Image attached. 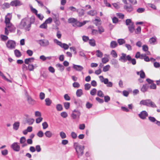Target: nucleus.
Wrapping results in <instances>:
<instances>
[{"label": "nucleus", "instance_id": "obj_58", "mask_svg": "<svg viewBox=\"0 0 160 160\" xmlns=\"http://www.w3.org/2000/svg\"><path fill=\"white\" fill-rule=\"evenodd\" d=\"M97 92V90L96 88H93L90 91V94L92 96L95 95Z\"/></svg>", "mask_w": 160, "mask_h": 160}, {"label": "nucleus", "instance_id": "obj_63", "mask_svg": "<svg viewBox=\"0 0 160 160\" xmlns=\"http://www.w3.org/2000/svg\"><path fill=\"white\" fill-rule=\"evenodd\" d=\"M110 97L108 95L105 96H104V101L105 102H107L110 100Z\"/></svg>", "mask_w": 160, "mask_h": 160}, {"label": "nucleus", "instance_id": "obj_3", "mask_svg": "<svg viewBox=\"0 0 160 160\" xmlns=\"http://www.w3.org/2000/svg\"><path fill=\"white\" fill-rule=\"evenodd\" d=\"M140 104L148 107H151L153 108H157V106L155 103L149 99L141 101L140 102Z\"/></svg>", "mask_w": 160, "mask_h": 160}, {"label": "nucleus", "instance_id": "obj_42", "mask_svg": "<svg viewBox=\"0 0 160 160\" xmlns=\"http://www.w3.org/2000/svg\"><path fill=\"white\" fill-rule=\"evenodd\" d=\"M148 119L151 122H154L156 124V123L158 121L155 118L153 117L150 116L149 117H148Z\"/></svg>", "mask_w": 160, "mask_h": 160}, {"label": "nucleus", "instance_id": "obj_14", "mask_svg": "<svg viewBox=\"0 0 160 160\" xmlns=\"http://www.w3.org/2000/svg\"><path fill=\"white\" fill-rule=\"evenodd\" d=\"M111 63L114 65L115 68H118L119 67L118 61L116 59H112L111 61Z\"/></svg>", "mask_w": 160, "mask_h": 160}, {"label": "nucleus", "instance_id": "obj_2", "mask_svg": "<svg viewBox=\"0 0 160 160\" xmlns=\"http://www.w3.org/2000/svg\"><path fill=\"white\" fill-rule=\"evenodd\" d=\"M74 147L76 150L78 158L82 156L83 154L84 147L79 144L77 142L74 143Z\"/></svg>", "mask_w": 160, "mask_h": 160}, {"label": "nucleus", "instance_id": "obj_19", "mask_svg": "<svg viewBox=\"0 0 160 160\" xmlns=\"http://www.w3.org/2000/svg\"><path fill=\"white\" fill-rule=\"evenodd\" d=\"M34 60V58H26L25 59L24 62L25 64H28L29 62H33Z\"/></svg>", "mask_w": 160, "mask_h": 160}, {"label": "nucleus", "instance_id": "obj_57", "mask_svg": "<svg viewBox=\"0 0 160 160\" xmlns=\"http://www.w3.org/2000/svg\"><path fill=\"white\" fill-rule=\"evenodd\" d=\"M140 77L142 78H145V73L142 70L140 71Z\"/></svg>", "mask_w": 160, "mask_h": 160}, {"label": "nucleus", "instance_id": "obj_40", "mask_svg": "<svg viewBox=\"0 0 160 160\" xmlns=\"http://www.w3.org/2000/svg\"><path fill=\"white\" fill-rule=\"evenodd\" d=\"M110 67V66L109 65L104 67L103 68V71L104 72H106L108 71Z\"/></svg>", "mask_w": 160, "mask_h": 160}, {"label": "nucleus", "instance_id": "obj_38", "mask_svg": "<svg viewBox=\"0 0 160 160\" xmlns=\"http://www.w3.org/2000/svg\"><path fill=\"white\" fill-rule=\"evenodd\" d=\"M117 41L119 45H122L125 43V40L123 39H119Z\"/></svg>", "mask_w": 160, "mask_h": 160}, {"label": "nucleus", "instance_id": "obj_22", "mask_svg": "<svg viewBox=\"0 0 160 160\" xmlns=\"http://www.w3.org/2000/svg\"><path fill=\"white\" fill-rule=\"evenodd\" d=\"M13 129L15 130H17L18 129L19 126V122H15L13 124Z\"/></svg>", "mask_w": 160, "mask_h": 160}, {"label": "nucleus", "instance_id": "obj_31", "mask_svg": "<svg viewBox=\"0 0 160 160\" xmlns=\"http://www.w3.org/2000/svg\"><path fill=\"white\" fill-rule=\"evenodd\" d=\"M98 31L100 34H101L104 32V29L102 26H99L98 27Z\"/></svg>", "mask_w": 160, "mask_h": 160}, {"label": "nucleus", "instance_id": "obj_59", "mask_svg": "<svg viewBox=\"0 0 160 160\" xmlns=\"http://www.w3.org/2000/svg\"><path fill=\"white\" fill-rule=\"evenodd\" d=\"M47 27V24L45 22L41 25L39 26V28H41L46 29Z\"/></svg>", "mask_w": 160, "mask_h": 160}, {"label": "nucleus", "instance_id": "obj_49", "mask_svg": "<svg viewBox=\"0 0 160 160\" xmlns=\"http://www.w3.org/2000/svg\"><path fill=\"white\" fill-rule=\"evenodd\" d=\"M60 115L62 117L64 118H66L68 116L67 113L65 112H62L61 113Z\"/></svg>", "mask_w": 160, "mask_h": 160}, {"label": "nucleus", "instance_id": "obj_23", "mask_svg": "<svg viewBox=\"0 0 160 160\" xmlns=\"http://www.w3.org/2000/svg\"><path fill=\"white\" fill-rule=\"evenodd\" d=\"M128 28L129 32L131 33H132L134 31V26L133 23L131 24V25H130L128 27Z\"/></svg>", "mask_w": 160, "mask_h": 160}, {"label": "nucleus", "instance_id": "obj_6", "mask_svg": "<svg viewBox=\"0 0 160 160\" xmlns=\"http://www.w3.org/2000/svg\"><path fill=\"white\" fill-rule=\"evenodd\" d=\"M81 113L78 110L75 109L72 111L71 117L74 119H78L80 118Z\"/></svg>", "mask_w": 160, "mask_h": 160}, {"label": "nucleus", "instance_id": "obj_53", "mask_svg": "<svg viewBox=\"0 0 160 160\" xmlns=\"http://www.w3.org/2000/svg\"><path fill=\"white\" fill-rule=\"evenodd\" d=\"M145 11V9L143 8H139L137 10V11L139 13H141L144 12Z\"/></svg>", "mask_w": 160, "mask_h": 160}, {"label": "nucleus", "instance_id": "obj_7", "mask_svg": "<svg viewBox=\"0 0 160 160\" xmlns=\"http://www.w3.org/2000/svg\"><path fill=\"white\" fill-rule=\"evenodd\" d=\"M54 42L55 43H56L57 45H59L65 50L69 48V46L67 44L64 43H62L61 42L59 41L57 39H54Z\"/></svg>", "mask_w": 160, "mask_h": 160}, {"label": "nucleus", "instance_id": "obj_20", "mask_svg": "<svg viewBox=\"0 0 160 160\" xmlns=\"http://www.w3.org/2000/svg\"><path fill=\"white\" fill-rule=\"evenodd\" d=\"M148 86L147 84H145L143 85L142 87L141 88V90L143 92H145L147 91L148 88Z\"/></svg>", "mask_w": 160, "mask_h": 160}, {"label": "nucleus", "instance_id": "obj_30", "mask_svg": "<svg viewBox=\"0 0 160 160\" xmlns=\"http://www.w3.org/2000/svg\"><path fill=\"white\" fill-rule=\"evenodd\" d=\"M72 26L74 27H81L82 26V24L81 22H80L78 21L77 20L75 21V23L72 24Z\"/></svg>", "mask_w": 160, "mask_h": 160}, {"label": "nucleus", "instance_id": "obj_13", "mask_svg": "<svg viewBox=\"0 0 160 160\" xmlns=\"http://www.w3.org/2000/svg\"><path fill=\"white\" fill-rule=\"evenodd\" d=\"M72 68L75 70L78 71H81L83 69V68L81 66L75 65L74 64H73Z\"/></svg>", "mask_w": 160, "mask_h": 160}, {"label": "nucleus", "instance_id": "obj_50", "mask_svg": "<svg viewBox=\"0 0 160 160\" xmlns=\"http://www.w3.org/2000/svg\"><path fill=\"white\" fill-rule=\"evenodd\" d=\"M108 61L109 59L107 58L104 57L102 58V62L104 64L108 62Z\"/></svg>", "mask_w": 160, "mask_h": 160}, {"label": "nucleus", "instance_id": "obj_54", "mask_svg": "<svg viewBox=\"0 0 160 160\" xmlns=\"http://www.w3.org/2000/svg\"><path fill=\"white\" fill-rule=\"evenodd\" d=\"M45 94L43 92H41L40 93L39 98L41 100L44 99L45 98Z\"/></svg>", "mask_w": 160, "mask_h": 160}, {"label": "nucleus", "instance_id": "obj_35", "mask_svg": "<svg viewBox=\"0 0 160 160\" xmlns=\"http://www.w3.org/2000/svg\"><path fill=\"white\" fill-rule=\"evenodd\" d=\"M0 76L2 77V78L3 79L6 80L7 82H11V81L10 80H9L7 78H6V77L0 71Z\"/></svg>", "mask_w": 160, "mask_h": 160}, {"label": "nucleus", "instance_id": "obj_39", "mask_svg": "<svg viewBox=\"0 0 160 160\" xmlns=\"http://www.w3.org/2000/svg\"><path fill=\"white\" fill-rule=\"evenodd\" d=\"M28 100L30 104H34L35 100L33 99L31 97H28Z\"/></svg>", "mask_w": 160, "mask_h": 160}, {"label": "nucleus", "instance_id": "obj_48", "mask_svg": "<svg viewBox=\"0 0 160 160\" xmlns=\"http://www.w3.org/2000/svg\"><path fill=\"white\" fill-rule=\"evenodd\" d=\"M0 37L1 40L3 41H5L8 39V37L7 36L2 34L0 35Z\"/></svg>", "mask_w": 160, "mask_h": 160}, {"label": "nucleus", "instance_id": "obj_27", "mask_svg": "<svg viewBox=\"0 0 160 160\" xmlns=\"http://www.w3.org/2000/svg\"><path fill=\"white\" fill-rule=\"evenodd\" d=\"M99 78L101 82H103L104 83H107V82L108 81V78H104L102 76H100Z\"/></svg>", "mask_w": 160, "mask_h": 160}, {"label": "nucleus", "instance_id": "obj_37", "mask_svg": "<svg viewBox=\"0 0 160 160\" xmlns=\"http://www.w3.org/2000/svg\"><path fill=\"white\" fill-rule=\"evenodd\" d=\"M14 53L16 56L17 57H20L21 56L20 52L17 49L14 50Z\"/></svg>", "mask_w": 160, "mask_h": 160}, {"label": "nucleus", "instance_id": "obj_28", "mask_svg": "<svg viewBox=\"0 0 160 160\" xmlns=\"http://www.w3.org/2000/svg\"><path fill=\"white\" fill-rule=\"evenodd\" d=\"M88 15H91V16H95L97 14L96 11L94 10H91L88 12L87 13Z\"/></svg>", "mask_w": 160, "mask_h": 160}, {"label": "nucleus", "instance_id": "obj_4", "mask_svg": "<svg viewBox=\"0 0 160 160\" xmlns=\"http://www.w3.org/2000/svg\"><path fill=\"white\" fill-rule=\"evenodd\" d=\"M131 59V57L130 55H127L126 54L122 53L119 60V61L124 62H126L127 60L130 61Z\"/></svg>", "mask_w": 160, "mask_h": 160}, {"label": "nucleus", "instance_id": "obj_46", "mask_svg": "<svg viewBox=\"0 0 160 160\" xmlns=\"http://www.w3.org/2000/svg\"><path fill=\"white\" fill-rule=\"evenodd\" d=\"M60 135L62 139H64L66 138V134L63 132H60Z\"/></svg>", "mask_w": 160, "mask_h": 160}, {"label": "nucleus", "instance_id": "obj_51", "mask_svg": "<svg viewBox=\"0 0 160 160\" xmlns=\"http://www.w3.org/2000/svg\"><path fill=\"white\" fill-rule=\"evenodd\" d=\"M26 141V139L24 137H22L20 139V142L21 144L24 143Z\"/></svg>", "mask_w": 160, "mask_h": 160}, {"label": "nucleus", "instance_id": "obj_18", "mask_svg": "<svg viewBox=\"0 0 160 160\" xmlns=\"http://www.w3.org/2000/svg\"><path fill=\"white\" fill-rule=\"evenodd\" d=\"M56 67L61 72H62L64 69V66L61 64L58 63L56 65Z\"/></svg>", "mask_w": 160, "mask_h": 160}, {"label": "nucleus", "instance_id": "obj_16", "mask_svg": "<svg viewBox=\"0 0 160 160\" xmlns=\"http://www.w3.org/2000/svg\"><path fill=\"white\" fill-rule=\"evenodd\" d=\"M93 23L97 26H99L101 24V20L100 18H96L93 21Z\"/></svg>", "mask_w": 160, "mask_h": 160}, {"label": "nucleus", "instance_id": "obj_1", "mask_svg": "<svg viewBox=\"0 0 160 160\" xmlns=\"http://www.w3.org/2000/svg\"><path fill=\"white\" fill-rule=\"evenodd\" d=\"M34 22V18L32 17L30 18H25L22 19L19 23L18 27L20 29H24L26 31L30 30L31 24Z\"/></svg>", "mask_w": 160, "mask_h": 160}, {"label": "nucleus", "instance_id": "obj_5", "mask_svg": "<svg viewBox=\"0 0 160 160\" xmlns=\"http://www.w3.org/2000/svg\"><path fill=\"white\" fill-rule=\"evenodd\" d=\"M7 47L9 49H13L15 48L16 46L15 42L12 40H8L6 43Z\"/></svg>", "mask_w": 160, "mask_h": 160}, {"label": "nucleus", "instance_id": "obj_56", "mask_svg": "<svg viewBox=\"0 0 160 160\" xmlns=\"http://www.w3.org/2000/svg\"><path fill=\"white\" fill-rule=\"evenodd\" d=\"M52 22V19L51 18H49L46 20L45 22L47 24H50Z\"/></svg>", "mask_w": 160, "mask_h": 160}, {"label": "nucleus", "instance_id": "obj_33", "mask_svg": "<svg viewBox=\"0 0 160 160\" xmlns=\"http://www.w3.org/2000/svg\"><path fill=\"white\" fill-rule=\"evenodd\" d=\"M45 102L46 105L48 106H50L52 103V101L48 98H46L45 99Z\"/></svg>", "mask_w": 160, "mask_h": 160}, {"label": "nucleus", "instance_id": "obj_34", "mask_svg": "<svg viewBox=\"0 0 160 160\" xmlns=\"http://www.w3.org/2000/svg\"><path fill=\"white\" fill-rule=\"evenodd\" d=\"M0 76L2 77V78L3 79L6 80L7 82H11V81L10 80H9L7 78H6V77L0 71Z\"/></svg>", "mask_w": 160, "mask_h": 160}, {"label": "nucleus", "instance_id": "obj_11", "mask_svg": "<svg viewBox=\"0 0 160 160\" xmlns=\"http://www.w3.org/2000/svg\"><path fill=\"white\" fill-rule=\"evenodd\" d=\"M148 115V113L145 111H143L138 114L139 117L142 119H145Z\"/></svg>", "mask_w": 160, "mask_h": 160}, {"label": "nucleus", "instance_id": "obj_9", "mask_svg": "<svg viewBox=\"0 0 160 160\" xmlns=\"http://www.w3.org/2000/svg\"><path fill=\"white\" fill-rule=\"evenodd\" d=\"M40 45L43 47H47L49 45V42L47 39H41L39 40Z\"/></svg>", "mask_w": 160, "mask_h": 160}, {"label": "nucleus", "instance_id": "obj_10", "mask_svg": "<svg viewBox=\"0 0 160 160\" xmlns=\"http://www.w3.org/2000/svg\"><path fill=\"white\" fill-rule=\"evenodd\" d=\"M11 148L15 151L18 152L20 150V146L17 142L13 143L11 146Z\"/></svg>", "mask_w": 160, "mask_h": 160}, {"label": "nucleus", "instance_id": "obj_25", "mask_svg": "<svg viewBox=\"0 0 160 160\" xmlns=\"http://www.w3.org/2000/svg\"><path fill=\"white\" fill-rule=\"evenodd\" d=\"M89 43L92 47H94L96 45V42L95 40L93 39H89Z\"/></svg>", "mask_w": 160, "mask_h": 160}, {"label": "nucleus", "instance_id": "obj_29", "mask_svg": "<svg viewBox=\"0 0 160 160\" xmlns=\"http://www.w3.org/2000/svg\"><path fill=\"white\" fill-rule=\"evenodd\" d=\"M44 134L48 138H51L52 135V132L49 131H46L44 133Z\"/></svg>", "mask_w": 160, "mask_h": 160}, {"label": "nucleus", "instance_id": "obj_15", "mask_svg": "<svg viewBox=\"0 0 160 160\" xmlns=\"http://www.w3.org/2000/svg\"><path fill=\"white\" fill-rule=\"evenodd\" d=\"M10 4L12 6H15L16 7L21 5L20 2L19 1L17 0L12 1L11 2Z\"/></svg>", "mask_w": 160, "mask_h": 160}, {"label": "nucleus", "instance_id": "obj_47", "mask_svg": "<svg viewBox=\"0 0 160 160\" xmlns=\"http://www.w3.org/2000/svg\"><path fill=\"white\" fill-rule=\"evenodd\" d=\"M97 95L101 97H103L104 96L103 92L101 90H99L98 91Z\"/></svg>", "mask_w": 160, "mask_h": 160}, {"label": "nucleus", "instance_id": "obj_44", "mask_svg": "<svg viewBox=\"0 0 160 160\" xmlns=\"http://www.w3.org/2000/svg\"><path fill=\"white\" fill-rule=\"evenodd\" d=\"M76 20V19L73 18H69L68 19V22L69 23H73V24H74L75 23Z\"/></svg>", "mask_w": 160, "mask_h": 160}, {"label": "nucleus", "instance_id": "obj_64", "mask_svg": "<svg viewBox=\"0 0 160 160\" xmlns=\"http://www.w3.org/2000/svg\"><path fill=\"white\" fill-rule=\"evenodd\" d=\"M43 128L44 129H46L48 127V125L46 122H44L42 123Z\"/></svg>", "mask_w": 160, "mask_h": 160}, {"label": "nucleus", "instance_id": "obj_12", "mask_svg": "<svg viewBox=\"0 0 160 160\" xmlns=\"http://www.w3.org/2000/svg\"><path fill=\"white\" fill-rule=\"evenodd\" d=\"M124 8L128 12H130L133 11V8L131 5H125L124 7Z\"/></svg>", "mask_w": 160, "mask_h": 160}, {"label": "nucleus", "instance_id": "obj_24", "mask_svg": "<svg viewBox=\"0 0 160 160\" xmlns=\"http://www.w3.org/2000/svg\"><path fill=\"white\" fill-rule=\"evenodd\" d=\"M83 94V92L81 89H79L77 90L76 94L78 97H80Z\"/></svg>", "mask_w": 160, "mask_h": 160}, {"label": "nucleus", "instance_id": "obj_32", "mask_svg": "<svg viewBox=\"0 0 160 160\" xmlns=\"http://www.w3.org/2000/svg\"><path fill=\"white\" fill-rule=\"evenodd\" d=\"M96 55L98 57L101 58L103 56L102 53L99 50H97L96 51Z\"/></svg>", "mask_w": 160, "mask_h": 160}, {"label": "nucleus", "instance_id": "obj_52", "mask_svg": "<svg viewBox=\"0 0 160 160\" xmlns=\"http://www.w3.org/2000/svg\"><path fill=\"white\" fill-rule=\"evenodd\" d=\"M91 86L90 84L86 83L84 85L85 89L86 90H89L91 88Z\"/></svg>", "mask_w": 160, "mask_h": 160}, {"label": "nucleus", "instance_id": "obj_41", "mask_svg": "<svg viewBox=\"0 0 160 160\" xmlns=\"http://www.w3.org/2000/svg\"><path fill=\"white\" fill-rule=\"evenodd\" d=\"M63 105L65 108L66 109H68L69 108L70 103L69 102H65L63 103Z\"/></svg>", "mask_w": 160, "mask_h": 160}, {"label": "nucleus", "instance_id": "obj_36", "mask_svg": "<svg viewBox=\"0 0 160 160\" xmlns=\"http://www.w3.org/2000/svg\"><path fill=\"white\" fill-rule=\"evenodd\" d=\"M156 41V37H152L150 38L149 42L150 44H154V43Z\"/></svg>", "mask_w": 160, "mask_h": 160}, {"label": "nucleus", "instance_id": "obj_62", "mask_svg": "<svg viewBox=\"0 0 160 160\" xmlns=\"http://www.w3.org/2000/svg\"><path fill=\"white\" fill-rule=\"evenodd\" d=\"M72 86L74 88H78L80 87V85L78 82H75L73 83Z\"/></svg>", "mask_w": 160, "mask_h": 160}, {"label": "nucleus", "instance_id": "obj_26", "mask_svg": "<svg viewBox=\"0 0 160 160\" xmlns=\"http://www.w3.org/2000/svg\"><path fill=\"white\" fill-rule=\"evenodd\" d=\"M27 122L29 125H32L34 121V120L33 118H29L26 119Z\"/></svg>", "mask_w": 160, "mask_h": 160}, {"label": "nucleus", "instance_id": "obj_45", "mask_svg": "<svg viewBox=\"0 0 160 160\" xmlns=\"http://www.w3.org/2000/svg\"><path fill=\"white\" fill-rule=\"evenodd\" d=\"M56 108L57 110L58 111H61L63 109L62 105L60 104H58L56 105Z\"/></svg>", "mask_w": 160, "mask_h": 160}, {"label": "nucleus", "instance_id": "obj_43", "mask_svg": "<svg viewBox=\"0 0 160 160\" xmlns=\"http://www.w3.org/2000/svg\"><path fill=\"white\" fill-rule=\"evenodd\" d=\"M111 54L112 55V56L114 58H116L118 56V55L116 51L113 50H112L111 52Z\"/></svg>", "mask_w": 160, "mask_h": 160}, {"label": "nucleus", "instance_id": "obj_60", "mask_svg": "<svg viewBox=\"0 0 160 160\" xmlns=\"http://www.w3.org/2000/svg\"><path fill=\"white\" fill-rule=\"evenodd\" d=\"M37 135L38 137L42 138L43 137L44 133L42 131H39L37 133Z\"/></svg>", "mask_w": 160, "mask_h": 160}, {"label": "nucleus", "instance_id": "obj_17", "mask_svg": "<svg viewBox=\"0 0 160 160\" xmlns=\"http://www.w3.org/2000/svg\"><path fill=\"white\" fill-rule=\"evenodd\" d=\"M77 12L78 14L79 17H82L84 14V10L82 9H77Z\"/></svg>", "mask_w": 160, "mask_h": 160}, {"label": "nucleus", "instance_id": "obj_55", "mask_svg": "<svg viewBox=\"0 0 160 160\" xmlns=\"http://www.w3.org/2000/svg\"><path fill=\"white\" fill-rule=\"evenodd\" d=\"M83 41L84 42H87L89 40V37L86 36H83L82 37Z\"/></svg>", "mask_w": 160, "mask_h": 160}, {"label": "nucleus", "instance_id": "obj_8", "mask_svg": "<svg viewBox=\"0 0 160 160\" xmlns=\"http://www.w3.org/2000/svg\"><path fill=\"white\" fill-rule=\"evenodd\" d=\"M11 18V15L10 13H8L7 15L6 16L5 22L7 27H9L12 26V23L10 22V20Z\"/></svg>", "mask_w": 160, "mask_h": 160}, {"label": "nucleus", "instance_id": "obj_21", "mask_svg": "<svg viewBox=\"0 0 160 160\" xmlns=\"http://www.w3.org/2000/svg\"><path fill=\"white\" fill-rule=\"evenodd\" d=\"M118 43L116 41H112L110 43V47L112 48H115L118 46Z\"/></svg>", "mask_w": 160, "mask_h": 160}, {"label": "nucleus", "instance_id": "obj_61", "mask_svg": "<svg viewBox=\"0 0 160 160\" xmlns=\"http://www.w3.org/2000/svg\"><path fill=\"white\" fill-rule=\"evenodd\" d=\"M133 23L130 19H127L126 21V24L127 25H130V24Z\"/></svg>", "mask_w": 160, "mask_h": 160}]
</instances>
